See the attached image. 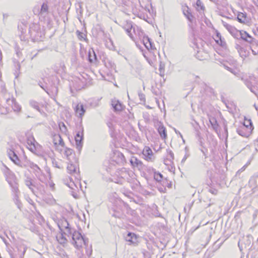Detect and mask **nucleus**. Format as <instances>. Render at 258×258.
Masks as SVG:
<instances>
[{
	"mask_svg": "<svg viewBox=\"0 0 258 258\" xmlns=\"http://www.w3.org/2000/svg\"><path fill=\"white\" fill-rule=\"evenodd\" d=\"M158 132L161 137L166 138L167 135L166 133V129L163 126H160L158 128Z\"/></svg>",
	"mask_w": 258,
	"mask_h": 258,
	"instance_id": "bb28decb",
	"label": "nucleus"
},
{
	"mask_svg": "<svg viewBox=\"0 0 258 258\" xmlns=\"http://www.w3.org/2000/svg\"><path fill=\"white\" fill-rule=\"evenodd\" d=\"M245 127L241 126L240 128L237 129V133L242 137H248L251 133L250 131V126Z\"/></svg>",
	"mask_w": 258,
	"mask_h": 258,
	"instance_id": "6e6552de",
	"label": "nucleus"
},
{
	"mask_svg": "<svg viewBox=\"0 0 258 258\" xmlns=\"http://www.w3.org/2000/svg\"><path fill=\"white\" fill-rule=\"evenodd\" d=\"M4 173L6 180L12 188V192H18L19 190V183L15 175L7 167L4 170Z\"/></svg>",
	"mask_w": 258,
	"mask_h": 258,
	"instance_id": "f257e3e1",
	"label": "nucleus"
},
{
	"mask_svg": "<svg viewBox=\"0 0 258 258\" xmlns=\"http://www.w3.org/2000/svg\"><path fill=\"white\" fill-rule=\"evenodd\" d=\"M133 29H125V31L126 32L127 35L130 36V37L132 39H134V37H133V34H132V30Z\"/></svg>",
	"mask_w": 258,
	"mask_h": 258,
	"instance_id": "8fccbe9b",
	"label": "nucleus"
},
{
	"mask_svg": "<svg viewBox=\"0 0 258 258\" xmlns=\"http://www.w3.org/2000/svg\"><path fill=\"white\" fill-rule=\"evenodd\" d=\"M52 164L53 165L58 168H60V166L58 164L57 162L55 161L54 159L52 160Z\"/></svg>",
	"mask_w": 258,
	"mask_h": 258,
	"instance_id": "6e6d98bb",
	"label": "nucleus"
},
{
	"mask_svg": "<svg viewBox=\"0 0 258 258\" xmlns=\"http://www.w3.org/2000/svg\"><path fill=\"white\" fill-rule=\"evenodd\" d=\"M28 148L32 152H34L36 151L35 145H29Z\"/></svg>",
	"mask_w": 258,
	"mask_h": 258,
	"instance_id": "5fc2aeb1",
	"label": "nucleus"
},
{
	"mask_svg": "<svg viewBox=\"0 0 258 258\" xmlns=\"http://www.w3.org/2000/svg\"><path fill=\"white\" fill-rule=\"evenodd\" d=\"M245 83L246 86L250 89V91L256 95V89L252 87L251 83L249 81H245Z\"/></svg>",
	"mask_w": 258,
	"mask_h": 258,
	"instance_id": "72a5a7b5",
	"label": "nucleus"
},
{
	"mask_svg": "<svg viewBox=\"0 0 258 258\" xmlns=\"http://www.w3.org/2000/svg\"><path fill=\"white\" fill-rule=\"evenodd\" d=\"M77 33L78 37L79 38V39L82 40V39H85L84 37L85 35L83 33L79 31H77Z\"/></svg>",
	"mask_w": 258,
	"mask_h": 258,
	"instance_id": "a18cd8bd",
	"label": "nucleus"
},
{
	"mask_svg": "<svg viewBox=\"0 0 258 258\" xmlns=\"http://www.w3.org/2000/svg\"><path fill=\"white\" fill-rule=\"evenodd\" d=\"M238 246L239 247L240 250L241 251L242 250V241H239L238 242Z\"/></svg>",
	"mask_w": 258,
	"mask_h": 258,
	"instance_id": "bf43d9fd",
	"label": "nucleus"
},
{
	"mask_svg": "<svg viewBox=\"0 0 258 258\" xmlns=\"http://www.w3.org/2000/svg\"><path fill=\"white\" fill-rule=\"evenodd\" d=\"M187 157H188V155H185L184 156V157H183V158L182 159L181 162L182 163L184 162L186 160Z\"/></svg>",
	"mask_w": 258,
	"mask_h": 258,
	"instance_id": "e2e57ef3",
	"label": "nucleus"
},
{
	"mask_svg": "<svg viewBox=\"0 0 258 258\" xmlns=\"http://www.w3.org/2000/svg\"><path fill=\"white\" fill-rule=\"evenodd\" d=\"M53 143L55 145H56L57 143L61 147L64 146V143L63 142L62 139L60 135H55L54 137Z\"/></svg>",
	"mask_w": 258,
	"mask_h": 258,
	"instance_id": "5701e85b",
	"label": "nucleus"
},
{
	"mask_svg": "<svg viewBox=\"0 0 258 258\" xmlns=\"http://www.w3.org/2000/svg\"><path fill=\"white\" fill-rule=\"evenodd\" d=\"M6 102L9 106H11L14 111L18 112L20 111L21 107L14 98L7 99Z\"/></svg>",
	"mask_w": 258,
	"mask_h": 258,
	"instance_id": "0eeeda50",
	"label": "nucleus"
},
{
	"mask_svg": "<svg viewBox=\"0 0 258 258\" xmlns=\"http://www.w3.org/2000/svg\"><path fill=\"white\" fill-rule=\"evenodd\" d=\"M56 239L58 242L60 244H64L67 240L62 233L58 234L56 236Z\"/></svg>",
	"mask_w": 258,
	"mask_h": 258,
	"instance_id": "a878e982",
	"label": "nucleus"
},
{
	"mask_svg": "<svg viewBox=\"0 0 258 258\" xmlns=\"http://www.w3.org/2000/svg\"><path fill=\"white\" fill-rule=\"evenodd\" d=\"M8 155L10 159L17 165H19V159L16 153L12 150L8 151Z\"/></svg>",
	"mask_w": 258,
	"mask_h": 258,
	"instance_id": "ddd939ff",
	"label": "nucleus"
},
{
	"mask_svg": "<svg viewBox=\"0 0 258 258\" xmlns=\"http://www.w3.org/2000/svg\"><path fill=\"white\" fill-rule=\"evenodd\" d=\"M217 37L219 36V40H217V43L219 44L223 48H227V44L223 39H222L220 34L218 33L217 35Z\"/></svg>",
	"mask_w": 258,
	"mask_h": 258,
	"instance_id": "cd10ccee",
	"label": "nucleus"
},
{
	"mask_svg": "<svg viewBox=\"0 0 258 258\" xmlns=\"http://www.w3.org/2000/svg\"><path fill=\"white\" fill-rule=\"evenodd\" d=\"M210 1L214 3H216L218 2V0H210Z\"/></svg>",
	"mask_w": 258,
	"mask_h": 258,
	"instance_id": "69168bd1",
	"label": "nucleus"
},
{
	"mask_svg": "<svg viewBox=\"0 0 258 258\" xmlns=\"http://www.w3.org/2000/svg\"><path fill=\"white\" fill-rule=\"evenodd\" d=\"M182 12L183 15L185 16L187 20L190 22H192L194 16L189 11V8L186 6L183 7Z\"/></svg>",
	"mask_w": 258,
	"mask_h": 258,
	"instance_id": "4468645a",
	"label": "nucleus"
},
{
	"mask_svg": "<svg viewBox=\"0 0 258 258\" xmlns=\"http://www.w3.org/2000/svg\"><path fill=\"white\" fill-rule=\"evenodd\" d=\"M64 154L68 160L71 161V157L73 156V150L66 147L64 150Z\"/></svg>",
	"mask_w": 258,
	"mask_h": 258,
	"instance_id": "393cba45",
	"label": "nucleus"
},
{
	"mask_svg": "<svg viewBox=\"0 0 258 258\" xmlns=\"http://www.w3.org/2000/svg\"><path fill=\"white\" fill-rule=\"evenodd\" d=\"M215 204V202L214 200H210V203L208 204V207H210V206Z\"/></svg>",
	"mask_w": 258,
	"mask_h": 258,
	"instance_id": "680f3d73",
	"label": "nucleus"
},
{
	"mask_svg": "<svg viewBox=\"0 0 258 258\" xmlns=\"http://www.w3.org/2000/svg\"><path fill=\"white\" fill-rule=\"evenodd\" d=\"M249 164V162L247 163L246 165H245L244 166H243L238 172L242 171L244 170L245 169L246 166H247V165Z\"/></svg>",
	"mask_w": 258,
	"mask_h": 258,
	"instance_id": "13d9d810",
	"label": "nucleus"
},
{
	"mask_svg": "<svg viewBox=\"0 0 258 258\" xmlns=\"http://www.w3.org/2000/svg\"><path fill=\"white\" fill-rule=\"evenodd\" d=\"M29 33L31 37L37 40H41L44 34L40 31V28L37 24H33L30 27Z\"/></svg>",
	"mask_w": 258,
	"mask_h": 258,
	"instance_id": "7ed1b4c3",
	"label": "nucleus"
},
{
	"mask_svg": "<svg viewBox=\"0 0 258 258\" xmlns=\"http://www.w3.org/2000/svg\"><path fill=\"white\" fill-rule=\"evenodd\" d=\"M18 249L19 251V256L20 257L23 256L24 255V253L26 250V247L24 245H20L18 247Z\"/></svg>",
	"mask_w": 258,
	"mask_h": 258,
	"instance_id": "473e14b6",
	"label": "nucleus"
},
{
	"mask_svg": "<svg viewBox=\"0 0 258 258\" xmlns=\"http://www.w3.org/2000/svg\"><path fill=\"white\" fill-rule=\"evenodd\" d=\"M20 65L19 64H18L17 70L16 71V72L15 73L16 78H17L19 77V75L20 74Z\"/></svg>",
	"mask_w": 258,
	"mask_h": 258,
	"instance_id": "864d4df0",
	"label": "nucleus"
},
{
	"mask_svg": "<svg viewBox=\"0 0 258 258\" xmlns=\"http://www.w3.org/2000/svg\"><path fill=\"white\" fill-rule=\"evenodd\" d=\"M168 155L167 157L170 159V160H173L174 159V154L171 150H167Z\"/></svg>",
	"mask_w": 258,
	"mask_h": 258,
	"instance_id": "37998d69",
	"label": "nucleus"
},
{
	"mask_svg": "<svg viewBox=\"0 0 258 258\" xmlns=\"http://www.w3.org/2000/svg\"><path fill=\"white\" fill-rule=\"evenodd\" d=\"M122 163L123 164V163L125 162V160H124V156L123 155H122Z\"/></svg>",
	"mask_w": 258,
	"mask_h": 258,
	"instance_id": "338daca9",
	"label": "nucleus"
},
{
	"mask_svg": "<svg viewBox=\"0 0 258 258\" xmlns=\"http://www.w3.org/2000/svg\"><path fill=\"white\" fill-rule=\"evenodd\" d=\"M30 161L26 160V161L21 163L19 161V165H18L21 167H25V168L29 167V163H30Z\"/></svg>",
	"mask_w": 258,
	"mask_h": 258,
	"instance_id": "79ce46f5",
	"label": "nucleus"
},
{
	"mask_svg": "<svg viewBox=\"0 0 258 258\" xmlns=\"http://www.w3.org/2000/svg\"><path fill=\"white\" fill-rule=\"evenodd\" d=\"M30 104L33 108H35L37 111L41 112L39 104L37 102L34 100H31L30 101Z\"/></svg>",
	"mask_w": 258,
	"mask_h": 258,
	"instance_id": "c756f323",
	"label": "nucleus"
},
{
	"mask_svg": "<svg viewBox=\"0 0 258 258\" xmlns=\"http://www.w3.org/2000/svg\"><path fill=\"white\" fill-rule=\"evenodd\" d=\"M69 226L68 221L65 219L61 220L58 223V226L61 231L65 229L69 233L71 234L72 232Z\"/></svg>",
	"mask_w": 258,
	"mask_h": 258,
	"instance_id": "9d476101",
	"label": "nucleus"
},
{
	"mask_svg": "<svg viewBox=\"0 0 258 258\" xmlns=\"http://www.w3.org/2000/svg\"><path fill=\"white\" fill-rule=\"evenodd\" d=\"M237 19L238 21L241 23H245L247 21L246 15L242 13L238 14Z\"/></svg>",
	"mask_w": 258,
	"mask_h": 258,
	"instance_id": "b1692460",
	"label": "nucleus"
},
{
	"mask_svg": "<svg viewBox=\"0 0 258 258\" xmlns=\"http://www.w3.org/2000/svg\"><path fill=\"white\" fill-rule=\"evenodd\" d=\"M14 196V200L15 204L17 205L19 209H21L22 207V204L19 200V196L20 195V191L18 190V192H13Z\"/></svg>",
	"mask_w": 258,
	"mask_h": 258,
	"instance_id": "6ab92c4d",
	"label": "nucleus"
},
{
	"mask_svg": "<svg viewBox=\"0 0 258 258\" xmlns=\"http://www.w3.org/2000/svg\"><path fill=\"white\" fill-rule=\"evenodd\" d=\"M125 239L130 243V245H133L134 246L137 245L139 242V237L132 232H128L125 236Z\"/></svg>",
	"mask_w": 258,
	"mask_h": 258,
	"instance_id": "20e7f679",
	"label": "nucleus"
},
{
	"mask_svg": "<svg viewBox=\"0 0 258 258\" xmlns=\"http://www.w3.org/2000/svg\"><path fill=\"white\" fill-rule=\"evenodd\" d=\"M67 171L69 174L76 176L78 174L79 168L77 165L71 163L68 165Z\"/></svg>",
	"mask_w": 258,
	"mask_h": 258,
	"instance_id": "f8f14e48",
	"label": "nucleus"
},
{
	"mask_svg": "<svg viewBox=\"0 0 258 258\" xmlns=\"http://www.w3.org/2000/svg\"><path fill=\"white\" fill-rule=\"evenodd\" d=\"M196 9L200 13H204L205 7L201 0H197Z\"/></svg>",
	"mask_w": 258,
	"mask_h": 258,
	"instance_id": "aec40b11",
	"label": "nucleus"
},
{
	"mask_svg": "<svg viewBox=\"0 0 258 258\" xmlns=\"http://www.w3.org/2000/svg\"><path fill=\"white\" fill-rule=\"evenodd\" d=\"M209 191L211 194H214V195H216L217 192V191L216 189H210Z\"/></svg>",
	"mask_w": 258,
	"mask_h": 258,
	"instance_id": "052dcab7",
	"label": "nucleus"
},
{
	"mask_svg": "<svg viewBox=\"0 0 258 258\" xmlns=\"http://www.w3.org/2000/svg\"><path fill=\"white\" fill-rule=\"evenodd\" d=\"M123 28L124 30L126 29H133V32H135V27L133 26L131 22H126V24L123 27Z\"/></svg>",
	"mask_w": 258,
	"mask_h": 258,
	"instance_id": "e433bc0d",
	"label": "nucleus"
},
{
	"mask_svg": "<svg viewBox=\"0 0 258 258\" xmlns=\"http://www.w3.org/2000/svg\"><path fill=\"white\" fill-rule=\"evenodd\" d=\"M228 70L236 76H238V75H239L238 71H237L236 70H233L228 67Z\"/></svg>",
	"mask_w": 258,
	"mask_h": 258,
	"instance_id": "09e8293b",
	"label": "nucleus"
},
{
	"mask_svg": "<svg viewBox=\"0 0 258 258\" xmlns=\"http://www.w3.org/2000/svg\"><path fill=\"white\" fill-rule=\"evenodd\" d=\"M143 155L144 156V159L148 161H153L154 157L153 156L152 150L149 147H145L143 152Z\"/></svg>",
	"mask_w": 258,
	"mask_h": 258,
	"instance_id": "423d86ee",
	"label": "nucleus"
},
{
	"mask_svg": "<svg viewBox=\"0 0 258 258\" xmlns=\"http://www.w3.org/2000/svg\"><path fill=\"white\" fill-rule=\"evenodd\" d=\"M174 130L175 133L177 135H179L180 136V137L182 139L183 141L184 142V140L183 139L182 135L181 134V133L178 131L176 130L175 128H174Z\"/></svg>",
	"mask_w": 258,
	"mask_h": 258,
	"instance_id": "4d7b16f0",
	"label": "nucleus"
},
{
	"mask_svg": "<svg viewBox=\"0 0 258 258\" xmlns=\"http://www.w3.org/2000/svg\"><path fill=\"white\" fill-rule=\"evenodd\" d=\"M59 128L62 132H65L67 131V127L63 122H61L59 124Z\"/></svg>",
	"mask_w": 258,
	"mask_h": 258,
	"instance_id": "49530a36",
	"label": "nucleus"
},
{
	"mask_svg": "<svg viewBox=\"0 0 258 258\" xmlns=\"http://www.w3.org/2000/svg\"><path fill=\"white\" fill-rule=\"evenodd\" d=\"M139 97L140 98V99L141 101L145 102V96L144 94L139 93Z\"/></svg>",
	"mask_w": 258,
	"mask_h": 258,
	"instance_id": "603ef678",
	"label": "nucleus"
},
{
	"mask_svg": "<svg viewBox=\"0 0 258 258\" xmlns=\"http://www.w3.org/2000/svg\"><path fill=\"white\" fill-rule=\"evenodd\" d=\"M35 140L33 138H31L28 139L27 144L28 145H35Z\"/></svg>",
	"mask_w": 258,
	"mask_h": 258,
	"instance_id": "c03bdc74",
	"label": "nucleus"
},
{
	"mask_svg": "<svg viewBox=\"0 0 258 258\" xmlns=\"http://www.w3.org/2000/svg\"><path fill=\"white\" fill-rule=\"evenodd\" d=\"M250 44V49L253 55L258 54V41L255 40Z\"/></svg>",
	"mask_w": 258,
	"mask_h": 258,
	"instance_id": "dca6fc26",
	"label": "nucleus"
},
{
	"mask_svg": "<svg viewBox=\"0 0 258 258\" xmlns=\"http://www.w3.org/2000/svg\"><path fill=\"white\" fill-rule=\"evenodd\" d=\"M48 11V6L46 4L43 3L41 6V10L40 13L42 14L43 13H46Z\"/></svg>",
	"mask_w": 258,
	"mask_h": 258,
	"instance_id": "ea45409f",
	"label": "nucleus"
},
{
	"mask_svg": "<svg viewBox=\"0 0 258 258\" xmlns=\"http://www.w3.org/2000/svg\"><path fill=\"white\" fill-rule=\"evenodd\" d=\"M75 110L76 115L80 117H82L85 112L84 106L81 104H78L76 106Z\"/></svg>",
	"mask_w": 258,
	"mask_h": 258,
	"instance_id": "2eb2a0df",
	"label": "nucleus"
},
{
	"mask_svg": "<svg viewBox=\"0 0 258 258\" xmlns=\"http://www.w3.org/2000/svg\"><path fill=\"white\" fill-rule=\"evenodd\" d=\"M3 58V55L1 50H0V63H1Z\"/></svg>",
	"mask_w": 258,
	"mask_h": 258,
	"instance_id": "0e129e2a",
	"label": "nucleus"
},
{
	"mask_svg": "<svg viewBox=\"0 0 258 258\" xmlns=\"http://www.w3.org/2000/svg\"><path fill=\"white\" fill-rule=\"evenodd\" d=\"M162 178V175L161 173H158L155 175V179L158 181H161Z\"/></svg>",
	"mask_w": 258,
	"mask_h": 258,
	"instance_id": "3c124183",
	"label": "nucleus"
},
{
	"mask_svg": "<svg viewBox=\"0 0 258 258\" xmlns=\"http://www.w3.org/2000/svg\"><path fill=\"white\" fill-rule=\"evenodd\" d=\"M244 241V243L245 244V247H249L251 244V241L249 239V237L248 236L246 237L245 238H243V240Z\"/></svg>",
	"mask_w": 258,
	"mask_h": 258,
	"instance_id": "a19ab883",
	"label": "nucleus"
},
{
	"mask_svg": "<svg viewBox=\"0 0 258 258\" xmlns=\"http://www.w3.org/2000/svg\"><path fill=\"white\" fill-rule=\"evenodd\" d=\"M222 23L224 27L226 28V29L233 36H234L235 38H238L239 30H237L234 27L227 23L224 21H222Z\"/></svg>",
	"mask_w": 258,
	"mask_h": 258,
	"instance_id": "39448f33",
	"label": "nucleus"
},
{
	"mask_svg": "<svg viewBox=\"0 0 258 258\" xmlns=\"http://www.w3.org/2000/svg\"><path fill=\"white\" fill-rule=\"evenodd\" d=\"M254 176H255L256 177H258V173H257L256 174H254Z\"/></svg>",
	"mask_w": 258,
	"mask_h": 258,
	"instance_id": "774afa93",
	"label": "nucleus"
},
{
	"mask_svg": "<svg viewBox=\"0 0 258 258\" xmlns=\"http://www.w3.org/2000/svg\"><path fill=\"white\" fill-rule=\"evenodd\" d=\"M25 185L29 187V188L33 192H34V189L33 187L34 186V185L33 183V180L32 178L30 177H26V179H25Z\"/></svg>",
	"mask_w": 258,
	"mask_h": 258,
	"instance_id": "412c9836",
	"label": "nucleus"
},
{
	"mask_svg": "<svg viewBox=\"0 0 258 258\" xmlns=\"http://www.w3.org/2000/svg\"><path fill=\"white\" fill-rule=\"evenodd\" d=\"M143 41L144 45L148 50L154 49L152 43L148 37H144L143 38Z\"/></svg>",
	"mask_w": 258,
	"mask_h": 258,
	"instance_id": "a211bd4d",
	"label": "nucleus"
},
{
	"mask_svg": "<svg viewBox=\"0 0 258 258\" xmlns=\"http://www.w3.org/2000/svg\"><path fill=\"white\" fill-rule=\"evenodd\" d=\"M1 237L2 238L3 241L4 242V243H5V244L6 245L7 251L9 253L10 256L12 257L13 256V253H12V250L11 248L10 244L7 242V241L4 237Z\"/></svg>",
	"mask_w": 258,
	"mask_h": 258,
	"instance_id": "c85d7f7f",
	"label": "nucleus"
},
{
	"mask_svg": "<svg viewBox=\"0 0 258 258\" xmlns=\"http://www.w3.org/2000/svg\"><path fill=\"white\" fill-rule=\"evenodd\" d=\"M130 162L131 165L134 167H138L139 166H141L142 165V162L135 157H132L131 158Z\"/></svg>",
	"mask_w": 258,
	"mask_h": 258,
	"instance_id": "4be33fe9",
	"label": "nucleus"
},
{
	"mask_svg": "<svg viewBox=\"0 0 258 258\" xmlns=\"http://www.w3.org/2000/svg\"><path fill=\"white\" fill-rule=\"evenodd\" d=\"M240 55L242 58H245L248 55L249 52L246 51L244 48H241L239 50Z\"/></svg>",
	"mask_w": 258,
	"mask_h": 258,
	"instance_id": "2f4dec72",
	"label": "nucleus"
},
{
	"mask_svg": "<svg viewBox=\"0 0 258 258\" xmlns=\"http://www.w3.org/2000/svg\"><path fill=\"white\" fill-rule=\"evenodd\" d=\"M88 241L78 231H74L72 234V244L78 249L86 245Z\"/></svg>",
	"mask_w": 258,
	"mask_h": 258,
	"instance_id": "f03ea898",
	"label": "nucleus"
},
{
	"mask_svg": "<svg viewBox=\"0 0 258 258\" xmlns=\"http://www.w3.org/2000/svg\"><path fill=\"white\" fill-rule=\"evenodd\" d=\"M210 122L211 124L212 125L213 128L215 130H217L218 124L217 123V120L215 119V118H213L210 119Z\"/></svg>",
	"mask_w": 258,
	"mask_h": 258,
	"instance_id": "c9c22d12",
	"label": "nucleus"
},
{
	"mask_svg": "<svg viewBox=\"0 0 258 258\" xmlns=\"http://www.w3.org/2000/svg\"><path fill=\"white\" fill-rule=\"evenodd\" d=\"M172 160H170L167 157L164 160V163L166 165H170L172 163Z\"/></svg>",
	"mask_w": 258,
	"mask_h": 258,
	"instance_id": "de8ad7c7",
	"label": "nucleus"
},
{
	"mask_svg": "<svg viewBox=\"0 0 258 258\" xmlns=\"http://www.w3.org/2000/svg\"><path fill=\"white\" fill-rule=\"evenodd\" d=\"M29 167L31 168V169L34 170L35 171H38L39 170H40V168L37 165L34 164V163L32 162H30V163H29Z\"/></svg>",
	"mask_w": 258,
	"mask_h": 258,
	"instance_id": "58836bf2",
	"label": "nucleus"
},
{
	"mask_svg": "<svg viewBox=\"0 0 258 258\" xmlns=\"http://www.w3.org/2000/svg\"><path fill=\"white\" fill-rule=\"evenodd\" d=\"M111 105L115 111H120L122 109V104L118 100L115 99L112 100Z\"/></svg>",
	"mask_w": 258,
	"mask_h": 258,
	"instance_id": "f3484780",
	"label": "nucleus"
},
{
	"mask_svg": "<svg viewBox=\"0 0 258 258\" xmlns=\"http://www.w3.org/2000/svg\"><path fill=\"white\" fill-rule=\"evenodd\" d=\"M83 138V132H78L75 136L76 148L78 151H80L82 147V140Z\"/></svg>",
	"mask_w": 258,
	"mask_h": 258,
	"instance_id": "9b49d317",
	"label": "nucleus"
},
{
	"mask_svg": "<svg viewBox=\"0 0 258 258\" xmlns=\"http://www.w3.org/2000/svg\"><path fill=\"white\" fill-rule=\"evenodd\" d=\"M242 126H244L245 127H249L248 126H250V131L251 132L253 128L252 125V122L250 119L245 120L243 123Z\"/></svg>",
	"mask_w": 258,
	"mask_h": 258,
	"instance_id": "4c0bfd02",
	"label": "nucleus"
},
{
	"mask_svg": "<svg viewBox=\"0 0 258 258\" xmlns=\"http://www.w3.org/2000/svg\"><path fill=\"white\" fill-rule=\"evenodd\" d=\"M239 32L238 36H240L241 39L249 43L255 40L245 31L241 30L239 31Z\"/></svg>",
	"mask_w": 258,
	"mask_h": 258,
	"instance_id": "1a4fd4ad",
	"label": "nucleus"
},
{
	"mask_svg": "<svg viewBox=\"0 0 258 258\" xmlns=\"http://www.w3.org/2000/svg\"><path fill=\"white\" fill-rule=\"evenodd\" d=\"M92 53L93 54V56H92V55H91V51H89V52L88 57H89V60L90 62H93L94 61V60H95L96 59V55L93 50H92Z\"/></svg>",
	"mask_w": 258,
	"mask_h": 258,
	"instance_id": "f704fd0d",
	"label": "nucleus"
},
{
	"mask_svg": "<svg viewBox=\"0 0 258 258\" xmlns=\"http://www.w3.org/2000/svg\"><path fill=\"white\" fill-rule=\"evenodd\" d=\"M105 65L106 67L111 69H114L115 67L114 63L111 60L108 59L105 61Z\"/></svg>",
	"mask_w": 258,
	"mask_h": 258,
	"instance_id": "7c9ffc66",
	"label": "nucleus"
}]
</instances>
